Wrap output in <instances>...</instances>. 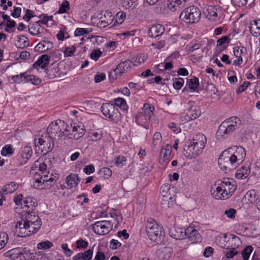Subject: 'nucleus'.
<instances>
[{
  "label": "nucleus",
  "instance_id": "nucleus-1",
  "mask_svg": "<svg viewBox=\"0 0 260 260\" xmlns=\"http://www.w3.org/2000/svg\"><path fill=\"white\" fill-rule=\"evenodd\" d=\"M245 156L246 152L243 147L234 146L225 150L220 155L218 159V165L222 170L230 171L241 164Z\"/></svg>",
  "mask_w": 260,
  "mask_h": 260
},
{
  "label": "nucleus",
  "instance_id": "nucleus-2",
  "mask_svg": "<svg viewBox=\"0 0 260 260\" xmlns=\"http://www.w3.org/2000/svg\"><path fill=\"white\" fill-rule=\"evenodd\" d=\"M206 143V137L202 134L197 135L196 138L190 142L187 149L184 148L183 154L189 158H195L202 151Z\"/></svg>",
  "mask_w": 260,
  "mask_h": 260
},
{
  "label": "nucleus",
  "instance_id": "nucleus-3",
  "mask_svg": "<svg viewBox=\"0 0 260 260\" xmlns=\"http://www.w3.org/2000/svg\"><path fill=\"white\" fill-rule=\"evenodd\" d=\"M240 119L236 116L232 117L223 121L219 125L216 136L219 139L226 138L238 127Z\"/></svg>",
  "mask_w": 260,
  "mask_h": 260
},
{
  "label": "nucleus",
  "instance_id": "nucleus-4",
  "mask_svg": "<svg viewBox=\"0 0 260 260\" xmlns=\"http://www.w3.org/2000/svg\"><path fill=\"white\" fill-rule=\"evenodd\" d=\"M147 235L150 240L157 243L160 242L162 239V227L152 218H149L145 225Z\"/></svg>",
  "mask_w": 260,
  "mask_h": 260
},
{
  "label": "nucleus",
  "instance_id": "nucleus-5",
  "mask_svg": "<svg viewBox=\"0 0 260 260\" xmlns=\"http://www.w3.org/2000/svg\"><path fill=\"white\" fill-rule=\"evenodd\" d=\"M200 10L194 6L185 8L180 14V19L186 23H195L201 18Z\"/></svg>",
  "mask_w": 260,
  "mask_h": 260
},
{
  "label": "nucleus",
  "instance_id": "nucleus-6",
  "mask_svg": "<svg viewBox=\"0 0 260 260\" xmlns=\"http://www.w3.org/2000/svg\"><path fill=\"white\" fill-rule=\"evenodd\" d=\"M65 122L61 120H57L50 123L47 128V135L52 139L59 140L64 135L63 130Z\"/></svg>",
  "mask_w": 260,
  "mask_h": 260
},
{
  "label": "nucleus",
  "instance_id": "nucleus-7",
  "mask_svg": "<svg viewBox=\"0 0 260 260\" xmlns=\"http://www.w3.org/2000/svg\"><path fill=\"white\" fill-rule=\"evenodd\" d=\"M101 111L103 115L111 120L118 122L121 119V114L115 105L110 103H104L101 107Z\"/></svg>",
  "mask_w": 260,
  "mask_h": 260
},
{
  "label": "nucleus",
  "instance_id": "nucleus-8",
  "mask_svg": "<svg viewBox=\"0 0 260 260\" xmlns=\"http://www.w3.org/2000/svg\"><path fill=\"white\" fill-rule=\"evenodd\" d=\"M92 226V230L95 234L104 235L109 233L112 224L109 221L101 220L95 222Z\"/></svg>",
  "mask_w": 260,
  "mask_h": 260
},
{
  "label": "nucleus",
  "instance_id": "nucleus-9",
  "mask_svg": "<svg viewBox=\"0 0 260 260\" xmlns=\"http://www.w3.org/2000/svg\"><path fill=\"white\" fill-rule=\"evenodd\" d=\"M34 142L36 147L41 146L42 149L47 152L51 150L54 146L53 139L47 134L45 136L42 135L38 139L35 138Z\"/></svg>",
  "mask_w": 260,
  "mask_h": 260
},
{
  "label": "nucleus",
  "instance_id": "nucleus-10",
  "mask_svg": "<svg viewBox=\"0 0 260 260\" xmlns=\"http://www.w3.org/2000/svg\"><path fill=\"white\" fill-rule=\"evenodd\" d=\"M188 105L189 107L186 110L185 119L186 120H195L201 115L200 108L193 102H189Z\"/></svg>",
  "mask_w": 260,
  "mask_h": 260
},
{
  "label": "nucleus",
  "instance_id": "nucleus-11",
  "mask_svg": "<svg viewBox=\"0 0 260 260\" xmlns=\"http://www.w3.org/2000/svg\"><path fill=\"white\" fill-rule=\"evenodd\" d=\"M184 236L192 243L201 242L202 237L200 233L193 227L189 226L184 231Z\"/></svg>",
  "mask_w": 260,
  "mask_h": 260
},
{
  "label": "nucleus",
  "instance_id": "nucleus-12",
  "mask_svg": "<svg viewBox=\"0 0 260 260\" xmlns=\"http://www.w3.org/2000/svg\"><path fill=\"white\" fill-rule=\"evenodd\" d=\"M207 11L208 12L207 17L213 21L219 20L222 15V9L219 6H209Z\"/></svg>",
  "mask_w": 260,
  "mask_h": 260
},
{
  "label": "nucleus",
  "instance_id": "nucleus-13",
  "mask_svg": "<svg viewBox=\"0 0 260 260\" xmlns=\"http://www.w3.org/2000/svg\"><path fill=\"white\" fill-rule=\"evenodd\" d=\"M13 231L18 237H25L30 236V233L27 230L26 222L22 220L16 222Z\"/></svg>",
  "mask_w": 260,
  "mask_h": 260
},
{
  "label": "nucleus",
  "instance_id": "nucleus-14",
  "mask_svg": "<svg viewBox=\"0 0 260 260\" xmlns=\"http://www.w3.org/2000/svg\"><path fill=\"white\" fill-rule=\"evenodd\" d=\"M22 220L26 223L35 224L38 223L42 224V221L41 218L36 215L35 211L26 210L25 214L22 215Z\"/></svg>",
  "mask_w": 260,
  "mask_h": 260
},
{
  "label": "nucleus",
  "instance_id": "nucleus-15",
  "mask_svg": "<svg viewBox=\"0 0 260 260\" xmlns=\"http://www.w3.org/2000/svg\"><path fill=\"white\" fill-rule=\"evenodd\" d=\"M213 188L211 189V192L212 197L217 200H226L229 199V195L228 194L227 192L222 189H224L222 187V185L219 183L218 184V186L216 187L215 190Z\"/></svg>",
  "mask_w": 260,
  "mask_h": 260
},
{
  "label": "nucleus",
  "instance_id": "nucleus-16",
  "mask_svg": "<svg viewBox=\"0 0 260 260\" xmlns=\"http://www.w3.org/2000/svg\"><path fill=\"white\" fill-rule=\"evenodd\" d=\"M136 66L130 60H126L119 63L114 71L117 72L119 75L127 72L133 66Z\"/></svg>",
  "mask_w": 260,
  "mask_h": 260
},
{
  "label": "nucleus",
  "instance_id": "nucleus-17",
  "mask_svg": "<svg viewBox=\"0 0 260 260\" xmlns=\"http://www.w3.org/2000/svg\"><path fill=\"white\" fill-rule=\"evenodd\" d=\"M220 183L222 185V187L224 188L223 189L224 190L225 192H227L229 195V198L232 196V194L236 189V186L234 184L232 183L229 178L223 179L222 181H220Z\"/></svg>",
  "mask_w": 260,
  "mask_h": 260
},
{
  "label": "nucleus",
  "instance_id": "nucleus-18",
  "mask_svg": "<svg viewBox=\"0 0 260 260\" xmlns=\"http://www.w3.org/2000/svg\"><path fill=\"white\" fill-rule=\"evenodd\" d=\"M24 207H23V212H26V210H30L34 211V209L37 206L38 203L37 199L32 197H27L23 201Z\"/></svg>",
  "mask_w": 260,
  "mask_h": 260
},
{
  "label": "nucleus",
  "instance_id": "nucleus-19",
  "mask_svg": "<svg viewBox=\"0 0 260 260\" xmlns=\"http://www.w3.org/2000/svg\"><path fill=\"white\" fill-rule=\"evenodd\" d=\"M32 151L30 146H25L23 148L21 154V159L19 160V162L18 166H21L25 164L28 159L31 157Z\"/></svg>",
  "mask_w": 260,
  "mask_h": 260
},
{
  "label": "nucleus",
  "instance_id": "nucleus-20",
  "mask_svg": "<svg viewBox=\"0 0 260 260\" xmlns=\"http://www.w3.org/2000/svg\"><path fill=\"white\" fill-rule=\"evenodd\" d=\"M169 235L176 240H181L184 238V231L182 228L174 226L170 229Z\"/></svg>",
  "mask_w": 260,
  "mask_h": 260
},
{
  "label": "nucleus",
  "instance_id": "nucleus-21",
  "mask_svg": "<svg viewBox=\"0 0 260 260\" xmlns=\"http://www.w3.org/2000/svg\"><path fill=\"white\" fill-rule=\"evenodd\" d=\"M104 17L106 19V20H102L103 18L102 17H100V20L97 23L98 27L104 28L111 24L114 20L112 13L108 11L105 12Z\"/></svg>",
  "mask_w": 260,
  "mask_h": 260
},
{
  "label": "nucleus",
  "instance_id": "nucleus-22",
  "mask_svg": "<svg viewBox=\"0 0 260 260\" xmlns=\"http://www.w3.org/2000/svg\"><path fill=\"white\" fill-rule=\"evenodd\" d=\"M164 31L165 28L162 25H153L149 28L148 35L149 37L154 38L161 35Z\"/></svg>",
  "mask_w": 260,
  "mask_h": 260
},
{
  "label": "nucleus",
  "instance_id": "nucleus-23",
  "mask_svg": "<svg viewBox=\"0 0 260 260\" xmlns=\"http://www.w3.org/2000/svg\"><path fill=\"white\" fill-rule=\"evenodd\" d=\"M50 59V56L47 54L42 55L39 58L38 60L33 64L32 67L34 68H37L38 67H39L42 69H44L49 64Z\"/></svg>",
  "mask_w": 260,
  "mask_h": 260
},
{
  "label": "nucleus",
  "instance_id": "nucleus-24",
  "mask_svg": "<svg viewBox=\"0 0 260 260\" xmlns=\"http://www.w3.org/2000/svg\"><path fill=\"white\" fill-rule=\"evenodd\" d=\"M249 28L251 34L253 37L259 36L260 35V20H254L250 23Z\"/></svg>",
  "mask_w": 260,
  "mask_h": 260
},
{
  "label": "nucleus",
  "instance_id": "nucleus-25",
  "mask_svg": "<svg viewBox=\"0 0 260 260\" xmlns=\"http://www.w3.org/2000/svg\"><path fill=\"white\" fill-rule=\"evenodd\" d=\"M142 110L143 112L140 113L146 117V119L150 120L151 116L154 114V107L151 104L145 103Z\"/></svg>",
  "mask_w": 260,
  "mask_h": 260
},
{
  "label": "nucleus",
  "instance_id": "nucleus-26",
  "mask_svg": "<svg viewBox=\"0 0 260 260\" xmlns=\"http://www.w3.org/2000/svg\"><path fill=\"white\" fill-rule=\"evenodd\" d=\"M250 173V167L248 165L241 167L237 172L236 177L240 179L246 178Z\"/></svg>",
  "mask_w": 260,
  "mask_h": 260
},
{
  "label": "nucleus",
  "instance_id": "nucleus-27",
  "mask_svg": "<svg viewBox=\"0 0 260 260\" xmlns=\"http://www.w3.org/2000/svg\"><path fill=\"white\" fill-rule=\"evenodd\" d=\"M150 120V119H146V117L144 116L141 113H139L137 114L135 117V122L136 123L139 125L142 126L146 129L149 128V125L148 123V121Z\"/></svg>",
  "mask_w": 260,
  "mask_h": 260
},
{
  "label": "nucleus",
  "instance_id": "nucleus-28",
  "mask_svg": "<svg viewBox=\"0 0 260 260\" xmlns=\"http://www.w3.org/2000/svg\"><path fill=\"white\" fill-rule=\"evenodd\" d=\"M80 181V179L76 174H71L66 178V182L70 188L76 186Z\"/></svg>",
  "mask_w": 260,
  "mask_h": 260
},
{
  "label": "nucleus",
  "instance_id": "nucleus-29",
  "mask_svg": "<svg viewBox=\"0 0 260 260\" xmlns=\"http://www.w3.org/2000/svg\"><path fill=\"white\" fill-rule=\"evenodd\" d=\"M172 151L171 146L167 145L166 147H162L160 151L159 156L160 157V161L165 162L166 160H168L170 156Z\"/></svg>",
  "mask_w": 260,
  "mask_h": 260
},
{
  "label": "nucleus",
  "instance_id": "nucleus-30",
  "mask_svg": "<svg viewBox=\"0 0 260 260\" xmlns=\"http://www.w3.org/2000/svg\"><path fill=\"white\" fill-rule=\"evenodd\" d=\"M52 47L53 44L52 42L49 41H42L36 46L35 48L39 51L44 52L51 49Z\"/></svg>",
  "mask_w": 260,
  "mask_h": 260
},
{
  "label": "nucleus",
  "instance_id": "nucleus-31",
  "mask_svg": "<svg viewBox=\"0 0 260 260\" xmlns=\"http://www.w3.org/2000/svg\"><path fill=\"white\" fill-rule=\"evenodd\" d=\"M46 74L49 79H53L56 77H61V73L58 68H49L46 70Z\"/></svg>",
  "mask_w": 260,
  "mask_h": 260
},
{
  "label": "nucleus",
  "instance_id": "nucleus-32",
  "mask_svg": "<svg viewBox=\"0 0 260 260\" xmlns=\"http://www.w3.org/2000/svg\"><path fill=\"white\" fill-rule=\"evenodd\" d=\"M246 199H247L249 202L251 203L256 204V202L259 200L258 194L255 190L251 189L248 191L245 195Z\"/></svg>",
  "mask_w": 260,
  "mask_h": 260
},
{
  "label": "nucleus",
  "instance_id": "nucleus-33",
  "mask_svg": "<svg viewBox=\"0 0 260 260\" xmlns=\"http://www.w3.org/2000/svg\"><path fill=\"white\" fill-rule=\"evenodd\" d=\"M41 26L38 22L36 21L32 24H30L28 25V31L29 32L33 35H37L41 33L40 31V28Z\"/></svg>",
  "mask_w": 260,
  "mask_h": 260
},
{
  "label": "nucleus",
  "instance_id": "nucleus-34",
  "mask_svg": "<svg viewBox=\"0 0 260 260\" xmlns=\"http://www.w3.org/2000/svg\"><path fill=\"white\" fill-rule=\"evenodd\" d=\"M84 131L85 130L80 128L79 125H75V128H73L72 132L71 133L70 138L78 139L83 136L84 134Z\"/></svg>",
  "mask_w": 260,
  "mask_h": 260
},
{
  "label": "nucleus",
  "instance_id": "nucleus-35",
  "mask_svg": "<svg viewBox=\"0 0 260 260\" xmlns=\"http://www.w3.org/2000/svg\"><path fill=\"white\" fill-rule=\"evenodd\" d=\"M230 41L231 39L228 36L222 37L217 41V46L219 47L220 51L227 48L228 45H225V44H228Z\"/></svg>",
  "mask_w": 260,
  "mask_h": 260
},
{
  "label": "nucleus",
  "instance_id": "nucleus-36",
  "mask_svg": "<svg viewBox=\"0 0 260 260\" xmlns=\"http://www.w3.org/2000/svg\"><path fill=\"white\" fill-rule=\"evenodd\" d=\"M17 44L16 46L20 49H23L29 45V41L27 38L24 36H19L17 38Z\"/></svg>",
  "mask_w": 260,
  "mask_h": 260
},
{
  "label": "nucleus",
  "instance_id": "nucleus-37",
  "mask_svg": "<svg viewBox=\"0 0 260 260\" xmlns=\"http://www.w3.org/2000/svg\"><path fill=\"white\" fill-rule=\"evenodd\" d=\"M229 236L231 239V247L232 248L236 249L238 247L240 246L241 245L242 241L238 237L233 234H230Z\"/></svg>",
  "mask_w": 260,
  "mask_h": 260
},
{
  "label": "nucleus",
  "instance_id": "nucleus-38",
  "mask_svg": "<svg viewBox=\"0 0 260 260\" xmlns=\"http://www.w3.org/2000/svg\"><path fill=\"white\" fill-rule=\"evenodd\" d=\"M17 188V184L14 182H12L10 183L7 184L5 185L4 191L6 192V194L11 193L14 192Z\"/></svg>",
  "mask_w": 260,
  "mask_h": 260
},
{
  "label": "nucleus",
  "instance_id": "nucleus-39",
  "mask_svg": "<svg viewBox=\"0 0 260 260\" xmlns=\"http://www.w3.org/2000/svg\"><path fill=\"white\" fill-rule=\"evenodd\" d=\"M115 106L119 107L122 110H127L128 106L126 101L122 98H118L114 100Z\"/></svg>",
  "mask_w": 260,
  "mask_h": 260
},
{
  "label": "nucleus",
  "instance_id": "nucleus-40",
  "mask_svg": "<svg viewBox=\"0 0 260 260\" xmlns=\"http://www.w3.org/2000/svg\"><path fill=\"white\" fill-rule=\"evenodd\" d=\"M30 82L32 84L35 85H39L41 82V80L38 77L33 75H28L26 73V82Z\"/></svg>",
  "mask_w": 260,
  "mask_h": 260
},
{
  "label": "nucleus",
  "instance_id": "nucleus-41",
  "mask_svg": "<svg viewBox=\"0 0 260 260\" xmlns=\"http://www.w3.org/2000/svg\"><path fill=\"white\" fill-rule=\"evenodd\" d=\"M70 6L69 2L67 0H63V2L60 6L57 13L58 14L67 13L68 11L70 10Z\"/></svg>",
  "mask_w": 260,
  "mask_h": 260
},
{
  "label": "nucleus",
  "instance_id": "nucleus-42",
  "mask_svg": "<svg viewBox=\"0 0 260 260\" xmlns=\"http://www.w3.org/2000/svg\"><path fill=\"white\" fill-rule=\"evenodd\" d=\"M188 85L190 89L194 91L199 85V79L194 77L193 78L189 79L188 82Z\"/></svg>",
  "mask_w": 260,
  "mask_h": 260
},
{
  "label": "nucleus",
  "instance_id": "nucleus-43",
  "mask_svg": "<svg viewBox=\"0 0 260 260\" xmlns=\"http://www.w3.org/2000/svg\"><path fill=\"white\" fill-rule=\"evenodd\" d=\"M253 247L248 245L246 246L242 251L241 254L244 260H248L250 254L251 253L253 250Z\"/></svg>",
  "mask_w": 260,
  "mask_h": 260
},
{
  "label": "nucleus",
  "instance_id": "nucleus-44",
  "mask_svg": "<svg viewBox=\"0 0 260 260\" xmlns=\"http://www.w3.org/2000/svg\"><path fill=\"white\" fill-rule=\"evenodd\" d=\"M42 224L40 223H38L35 224L26 223L27 229L28 232L30 233V235L32 234L37 233L40 229Z\"/></svg>",
  "mask_w": 260,
  "mask_h": 260
},
{
  "label": "nucleus",
  "instance_id": "nucleus-45",
  "mask_svg": "<svg viewBox=\"0 0 260 260\" xmlns=\"http://www.w3.org/2000/svg\"><path fill=\"white\" fill-rule=\"evenodd\" d=\"M26 73H21L19 75L13 76L12 79L15 83H20L22 82L26 83Z\"/></svg>",
  "mask_w": 260,
  "mask_h": 260
},
{
  "label": "nucleus",
  "instance_id": "nucleus-46",
  "mask_svg": "<svg viewBox=\"0 0 260 260\" xmlns=\"http://www.w3.org/2000/svg\"><path fill=\"white\" fill-rule=\"evenodd\" d=\"M92 31L91 28H77L74 32V35L76 37L80 36L84 34H88Z\"/></svg>",
  "mask_w": 260,
  "mask_h": 260
},
{
  "label": "nucleus",
  "instance_id": "nucleus-47",
  "mask_svg": "<svg viewBox=\"0 0 260 260\" xmlns=\"http://www.w3.org/2000/svg\"><path fill=\"white\" fill-rule=\"evenodd\" d=\"M73 128H75V124H71L69 125L65 123V126H63V127L64 135H66L70 138L71 133L72 132Z\"/></svg>",
  "mask_w": 260,
  "mask_h": 260
},
{
  "label": "nucleus",
  "instance_id": "nucleus-48",
  "mask_svg": "<svg viewBox=\"0 0 260 260\" xmlns=\"http://www.w3.org/2000/svg\"><path fill=\"white\" fill-rule=\"evenodd\" d=\"M8 240L9 237L7 233L5 232L0 233V250L6 245Z\"/></svg>",
  "mask_w": 260,
  "mask_h": 260
},
{
  "label": "nucleus",
  "instance_id": "nucleus-49",
  "mask_svg": "<svg viewBox=\"0 0 260 260\" xmlns=\"http://www.w3.org/2000/svg\"><path fill=\"white\" fill-rule=\"evenodd\" d=\"M53 244L51 242L46 240L38 243L37 245V248L38 249L45 250L51 248Z\"/></svg>",
  "mask_w": 260,
  "mask_h": 260
},
{
  "label": "nucleus",
  "instance_id": "nucleus-50",
  "mask_svg": "<svg viewBox=\"0 0 260 260\" xmlns=\"http://www.w3.org/2000/svg\"><path fill=\"white\" fill-rule=\"evenodd\" d=\"M90 135L92 141H96L103 137V133L101 131H93L90 133Z\"/></svg>",
  "mask_w": 260,
  "mask_h": 260
},
{
  "label": "nucleus",
  "instance_id": "nucleus-51",
  "mask_svg": "<svg viewBox=\"0 0 260 260\" xmlns=\"http://www.w3.org/2000/svg\"><path fill=\"white\" fill-rule=\"evenodd\" d=\"M31 185L32 187L38 189H43L45 188H48V185H46L43 181L31 182Z\"/></svg>",
  "mask_w": 260,
  "mask_h": 260
},
{
  "label": "nucleus",
  "instance_id": "nucleus-52",
  "mask_svg": "<svg viewBox=\"0 0 260 260\" xmlns=\"http://www.w3.org/2000/svg\"><path fill=\"white\" fill-rule=\"evenodd\" d=\"M162 141L161 135L159 132H156L153 137L152 144L154 146L160 144Z\"/></svg>",
  "mask_w": 260,
  "mask_h": 260
},
{
  "label": "nucleus",
  "instance_id": "nucleus-53",
  "mask_svg": "<svg viewBox=\"0 0 260 260\" xmlns=\"http://www.w3.org/2000/svg\"><path fill=\"white\" fill-rule=\"evenodd\" d=\"M173 85L174 88L177 90L181 89L184 83V80L181 78H178L173 79Z\"/></svg>",
  "mask_w": 260,
  "mask_h": 260
},
{
  "label": "nucleus",
  "instance_id": "nucleus-54",
  "mask_svg": "<svg viewBox=\"0 0 260 260\" xmlns=\"http://www.w3.org/2000/svg\"><path fill=\"white\" fill-rule=\"evenodd\" d=\"M13 153V150L12 146L10 145H6L3 148L1 151V154L3 156H7V155L12 154Z\"/></svg>",
  "mask_w": 260,
  "mask_h": 260
},
{
  "label": "nucleus",
  "instance_id": "nucleus-55",
  "mask_svg": "<svg viewBox=\"0 0 260 260\" xmlns=\"http://www.w3.org/2000/svg\"><path fill=\"white\" fill-rule=\"evenodd\" d=\"M83 260H90L93 254V250L88 249L84 252H81Z\"/></svg>",
  "mask_w": 260,
  "mask_h": 260
},
{
  "label": "nucleus",
  "instance_id": "nucleus-56",
  "mask_svg": "<svg viewBox=\"0 0 260 260\" xmlns=\"http://www.w3.org/2000/svg\"><path fill=\"white\" fill-rule=\"evenodd\" d=\"M76 50V47L74 46L67 47L64 49V54L65 56L70 57L73 55Z\"/></svg>",
  "mask_w": 260,
  "mask_h": 260
},
{
  "label": "nucleus",
  "instance_id": "nucleus-57",
  "mask_svg": "<svg viewBox=\"0 0 260 260\" xmlns=\"http://www.w3.org/2000/svg\"><path fill=\"white\" fill-rule=\"evenodd\" d=\"M246 49L244 47H237L234 49V53L236 57L240 56L241 55L245 53Z\"/></svg>",
  "mask_w": 260,
  "mask_h": 260
},
{
  "label": "nucleus",
  "instance_id": "nucleus-58",
  "mask_svg": "<svg viewBox=\"0 0 260 260\" xmlns=\"http://www.w3.org/2000/svg\"><path fill=\"white\" fill-rule=\"evenodd\" d=\"M77 248L79 249L81 248H86L88 247V243L87 241L82 239H80L76 242Z\"/></svg>",
  "mask_w": 260,
  "mask_h": 260
},
{
  "label": "nucleus",
  "instance_id": "nucleus-59",
  "mask_svg": "<svg viewBox=\"0 0 260 260\" xmlns=\"http://www.w3.org/2000/svg\"><path fill=\"white\" fill-rule=\"evenodd\" d=\"M126 159L124 156H119L116 158L115 163L117 166L121 167L126 164Z\"/></svg>",
  "mask_w": 260,
  "mask_h": 260
},
{
  "label": "nucleus",
  "instance_id": "nucleus-60",
  "mask_svg": "<svg viewBox=\"0 0 260 260\" xmlns=\"http://www.w3.org/2000/svg\"><path fill=\"white\" fill-rule=\"evenodd\" d=\"M236 213V210L234 208H230L224 211V214L226 215L228 217L232 219L235 218Z\"/></svg>",
  "mask_w": 260,
  "mask_h": 260
},
{
  "label": "nucleus",
  "instance_id": "nucleus-61",
  "mask_svg": "<svg viewBox=\"0 0 260 260\" xmlns=\"http://www.w3.org/2000/svg\"><path fill=\"white\" fill-rule=\"evenodd\" d=\"M102 54V52L100 50H94L90 54V57L94 60H97Z\"/></svg>",
  "mask_w": 260,
  "mask_h": 260
},
{
  "label": "nucleus",
  "instance_id": "nucleus-62",
  "mask_svg": "<svg viewBox=\"0 0 260 260\" xmlns=\"http://www.w3.org/2000/svg\"><path fill=\"white\" fill-rule=\"evenodd\" d=\"M61 248L63 250V252L65 255L68 257L70 256L73 253V251L68 248V244L67 243L62 244L61 245Z\"/></svg>",
  "mask_w": 260,
  "mask_h": 260
},
{
  "label": "nucleus",
  "instance_id": "nucleus-63",
  "mask_svg": "<svg viewBox=\"0 0 260 260\" xmlns=\"http://www.w3.org/2000/svg\"><path fill=\"white\" fill-rule=\"evenodd\" d=\"M170 189V186L168 184L162 185L160 188V192L162 193V196L165 197L167 196V193Z\"/></svg>",
  "mask_w": 260,
  "mask_h": 260
},
{
  "label": "nucleus",
  "instance_id": "nucleus-64",
  "mask_svg": "<svg viewBox=\"0 0 260 260\" xmlns=\"http://www.w3.org/2000/svg\"><path fill=\"white\" fill-rule=\"evenodd\" d=\"M40 20L37 22L40 24V23L46 25L48 21H49V17L46 14H41L38 17Z\"/></svg>",
  "mask_w": 260,
  "mask_h": 260
}]
</instances>
